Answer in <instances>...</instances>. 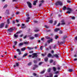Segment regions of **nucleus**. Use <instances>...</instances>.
Returning <instances> with one entry per match:
<instances>
[{"label": "nucleus", "mask_w": 77, "mask_h": 77, "mask_svg": "<svg viewBox=\"0 0 77 77\" xmlns=\"http://www.w3.org/2000/svg\"><path fill=\"white\" fill-rule=\"evenodd\" d=\"M55 5H56V6L59 5L61 6L63 5V3H62V2L58 1L55 3Z\"/></svg>", "instance_id": "obj_1"}, {"label": "nucleus", "mask_w": 77, "mask_h": 77, "mask_svg": "<svg viewBox=\"0 0 77 77\" xmlns=\"http://www.w3.org/2000/svg\"><path fill=\"white\" fill-rule=\"evenodd\" d=\"M67 9L68 11L66 12V13H67L68 14H70L72 11H73V10L69 8H67Z\"/></svg>", "instance_id": "obj_2"}, {"label": "nucleus", "mask_w": 77, "mask_h": 77, "mask_svg": "<svg viewBox=\"0 0 77 77\" xmlns=\"http://www.w3.org/2000/svg\"><path fill=\"white\" fill-rule=\"evenodd\" d=\"M27 3L28 5V6L29 8H32V4L30 2H27Z\"/></svg>", "instance_id": "obj_3"}, {"label": "nucleus", "mask_w": 77, "mask_h": 77, "mask_svg": "<svg viewBox=\"0 0 77 77\" xmlns=\"http://www.w3.org/2000/svg\"><path fill=\"white\" fill-rule=\"evenodd\" d=\"M17 51V52H18V54L19 55H20L21 54V51L20 50V49H17L16 50Z\"/></svg>", "instance_id": "obj_4"}, {"label": "nucleus", "mask_w": 77, "mask_h": 77, "mask_svg": "<svg viewBox=\"0 0 77 77\" xmlns=\"http://www.w3.org/2000/svg\"><path fill=\"white\" fill-rule=\"evenodd\" d=\"M5 26V23H2L0 25V28L1 29H2V28H3V27H4V26Z\"/></svg>", "instance_id": "obj_5"}, {"label": "nucleus", "mask_w": 77, "mask_h": 77, "mask_svg": "<svg viewBox=\"0 0 77 77\" xmlns=\"http://www.w3.org/2000/svg\"><path fill=\"white\" fill-rule=\"evenodd\" d=\"M13 30H14V29L12 28H10V29H8V31L9 32H12Z\"/></svg>", "instance_id": "obj_6"}, {"label": "nucleus", "mask_w": 77, "mask_h": 77, "mask_svg": "<svg viewBox=\"0 0 77 77\" xmlns=\"http://www.w3.org/2000/svg\"><path fill=\"white\" fill-rule=\"evenodd\" d=\"M65 42H66L65 41V40H63V42H58V43H59V44H60V45H62V44H64Z\"/></svg>", "instance_id": "obj_7"}, {"label": "nucleus", "mask_w": 77, "mask_h": 77, "mask_svg": "<svg viewBox=\"0 0 77 77\" xmlns=\"http://www.w3.org/2000/svg\"><path fill=\"white\" fill-rule=\"evenodd\" d=\"M61 23H61V25H64L65 24V20H62L61 21Z\"/></svg>", "instance_id": "obj_8"}, {"label": "nucleus", "mask_w": 77, "mask_h": 77, "mask_svg": "<svg viewBox=\"0 0 77 77\" xmlns=\"http://www.w3.org/2000/svg\"><path fill=\"white\" fill-rule=\"evenodd\" d=\"M38 2V0H36V1H34V3H33V5L34 6H36V3Z\"/></svg>", "instance_id": "obj_9"}, {"label": "nucleus", "mask_w": 77, "mask_h": 77, "mask_svg": "<svg viewBox=\"0 0 77 77\" xmlns=\"http://www.w3.org/2000/svg\"><path fill=\"white\" fill-rule=\"evenodd\" d=\"M19 66V64L17 63H16V65H14L13 66L14 68H15V67H16V66L18 67Z\"/></svg>", "instance_id": "obj_10"}, {"label": "nucleus", "mask_w": 77, "mask_h": 77, "mask_svg": "<svg viewBox=\"0 0 77 77\" xmlns=\"http://www.w3.org/2000/svg\"><path fill=\"white\" fill-rule=\"evenodd\" d=\"M73 71H74V69H70L68 70L67 71L68 72H72Z\"/></svg>", "instance_id": "obj_11"}, {"label": "nucleus", "mask_w": 77, "mask_h": 77, "mask_svg": "<svg viewBox=\"0 0 77 77\" xmlns=\"http://www.w3.org/2000/svg\"><path fill=\"white\" fill-rule=\"evenodd\" d=\"M32 55L35 56V57H38V55H37V53H34L32 54Z\"/></svg>", "instance_id": "obj_12"}, {"label": "nucleus", "mask_w": 77, "mask_h": 77, "mask_svg": "<svg viewBox=\"0 0 77 77\" xmlns=\"http://www.w3.org/2000/svg\"><path fill=\"white\" fill-rule=\"evenodd\" d=\"M27 48L28 49H29V50H33V49H34V48H31L29 47H27Z\"/></svg>", "instance_id": "obj_13"}, {"label": "nucleus", "mask_w": 77, "mask_h": 77, "mask_svg": "<svg viewBox=\"0 0 77 77\" xmlns=\"http://www.w3.org/2000/svg\"><path fill=\"white\" fill-rule=\"evenodd\" d=\"M60 30V29L59 28H56L55 29L54 31L55 32H57V31Z\"/></svg>", "instance_id": "obj_14"}, {"label": "nucleus", "mask_w": 77, "mask_h": 77, "mask_svg": "<svg viewBox=\"0 0 77 77\" xmlns=\"http://www.w3.org/2000/svg\"><path fill=\"white\" fill-rule=\"evenodd\" d=\"M7 23L8 24H9L10 23V20H9V19H7Z\"/></svg>", "instance_id": "obj_15"}, {"label": "nucleus", "mask_w": 77, "mask_h": 77, "mask_svg": "<svg viewBox=\"0 0 77 77\" xmlns=\"http://www.w3.org/2000/svg\"><path fill=\"white\" fill-rule=\"evenodd\" d=\"M66 9V7L65 6H64L63 8V11H65Z\"/></svg>", "instance_id": "obj_16"}, {"label": "nucleus", "mask_w": 77, "mask_h": 77, "mask_svg": "<svg viewBox=\"0 0 77 77\" xmlns=\"http://www.w3.org/2000/svg\"><path fill=\"white\" fill-rule=\"evenodd\" d=\"M23 44L22 43H20L19 44L18 46L19 47H20V46H22V45H23Z\"/></svg>", "instance_id": "obj_17"}, {"label": "nucleus", "mask_w": 77, "mask_h": 77, "mask_svg": "<svg viewBox=\"0 0 77 77\" xmlns=\"http://www.w3.org/2000/svg\"><path fill=\"white\" fill-rule=\"evenodd\" d=\"M49 76L50 77H52L53 76V73H49Z\"/></svg>", "instance_id": "obj_18"}, {"label": "nucleus", "mask_w": 77, "mask_h": 77, "mask_svg": "<svg viewBox=\"0 0 77 77\" xmlns=\"http://www.w3.org/2000/svg\"><path fill=\"white\" fill-rule=\"evenodd\" d=\"M68 36L66 35H64L63 37V39H66Z\"/></svg>", "instance_id": "obj_19"}, {"label": "nucleus", "mask_w": 77, "mask_h": 77, "mask_svg": "<svg viewBox=\"0 0 77 77\" xmlns=\"http://www.w3.org/2000/svg\"><path fill=\"white\" fill-rule=\"evenodd\" d=\"M25 50H26V48H25L21 49V51H25Z\"/></svg>", "instance_id": "obj_20"}, {"label": "nucleus", "mask_w": 77, "mask_h": 77, "mask_svg": "<svg viewBox=\"0 0 77 77\" xmlns=\"http://www.w3.org/2000/svg\"><path fill=\"white\" fill-rule=\"evenodd\" d=\"M32 62H29V63L28 64V66H30V65H32Z\"/></svg>", "instance_id": "obj_21"}, {"label": "nucleus", "mask_w": 77, "mask_h": 77, "mask_svg": "<svg viewBox=\"0 0 77 77\" xmlns=\"http://www.w3.org/2000/svg\"><path fill=\"white\" fill-rule=\"evenodd\" d=\"M54 56L55 57H56V58H58L59 57V56H58V55L57 54H54Z\"/></svg>", "instance_id": "obj_22"}, {"label": "nucleus", "mask_w": 77, "mask_h": 77, "mask_svg": "<svg viewBox=\"0 0 77 77\" xmlns=\"http://www.w3.org/2000/svg\"><path fill=\"white\" fill-rule=\"evenodd\" d=\"M27 53L25 54L23 56V57H26L28 55Z\"/></svg>", "instance_id": "obj_23"}, {"label": "nucleus", "mask_w": 77, "mask_h": 77, "mask_svg": "<svg viewBox=\"0 0 77 77\" xmlns=\"http://www.w3.org/2000/svg\"><path fill=\"white\" fill-rule=\"evenodd\" d=\"M53 70L54 71H56V68L55 67H53Z\"/></svg>", "instance_id": "obj_24"}, {"label": "nucleus", "mask_w": 77, "mask_h": 77, "mask_svg": "<svg viewBox=\"0 0 77 77\" xmlns=\"http://www.w3.org/2000/svg\"><path fill=\"white\" fill-rule=\"evenodd\" d=\"M51 68H49L48 70V72H50L51 71Z\"/></svg>", "instance_id": "obj_25"}, {"label": "nucleus", "mask_w": 77, "mask_h": 77, "mask_svg": "<svg viewBox=\"0 0 77 77\" xmlns=\"http://www.w3.org/2000/svg\"><path fill=\"white\" fill-rule=\"evenodd\" d=\"M34 38H34V37H30L29 38V39H31V40H32L33 39H34Z\"/></svg>", "instance_id": "obj_26"}, {"label": "nucleus", "mask_w": 77, "mask_h": 77, "mask_svg": "<svg viewBox=\"0 0 77 77\" xmlns=\"http://www.w3.org/2000/svg\"><path fill=\"white\" fill-rule=\"evenodd\" d=\"M61 68V67L60 66L57 67V69H58V70H60V69Z\"/></svg>", "instance_id": "obj_27"}, {"label": "nucleus", "mask_w": 77, "mask_h": 77, "mask_svg": "<svg viewBox=\"0 0 77 77\" xmlns=\"http://www.w3.org/2000/svg\"><path fill=\"white\" fill-rule=\"evenodd\" d=\"M45 72V70H43L42 71L40 72V74H44Z\"/></svg>", "instance_id": "obj_28"}, {"label": "nucleus", "mask_w": 77, "mask_h": 77, "mask_svg": "<svg viewBox=\"0 0 77 77\" xmlns=\"http://www.w3.org/2000/svg\"><path fill=\"white\" fill-rule=\"evenodd\" d=\"M8 6V5L6 4L4 6V8H6Z\"/></svg>", "instance_id": "obj_29"}, {"label": "nucleus", "mask_w": 77, "mask_h": 77, "mask_svg": "<svg viewBox=\"0 0 77 77\" xmlns=\"http://www.w3.org/2000/svg\"><path fill=\"white\" fill-rule=\"evenodd\" d=\"M6 13H7V14L8 15H9V10H6Z\"/></svg>", "instance_id": "obj_30"}, {"label": "nucleus", "mask_w": 77, "mask_h": 77, "mask_svg": "<svg viewBox=\"0 0 77 77\" xmlns=\"http://www.w3.org/2000/svg\"><path fill=\"white\" fill-rule=\"evenodd\" d=\"M33 62L34 63H37L38 61L36 60H34Z\"/></svg>", "instance_id": "obj_31"}, {"label": "nucleus", "mask_w": 77, "mask_h": 77, "mask_svg": "<svg viewBox=\"0 0 77 77\" xmlns=\"http://www.w3.org/2000/svg\"><path fill=\"white\" fill-rule=\"evenodd\" d=\"M48 57H51V54H49L48 55Z\"/></svg>", "instance_id": "obj_32"}, {"label": "nucleus", "mask_w": 77, "mask_h": 77, "mask_svg": "<svg viewBox=\"0 0 77 77\" xmlns=\"http://www.w3.org/2000/svg\"><path fill=\"white\" fill-rule=\"evenodd\" d=\"M71 19H72V20H75V17L74 16L72 17Z\"/></svg>", "instance_id": "obj_33"}, {"label": "nucleus", "mask_w": 77, "mask_h": 77, "mask_svg": "<svg viewBox=\"0 0 77 77\" xmlns=\"http://www.w3.org/2000/svg\"><path fill=\"white\" fill-rule=\"evenodd\" d=\"M53 62V60H51L50 61V63H51Z\"/></svg>", "instance_id": "obj_34"}, {"label": "nucleus", "mask_w": 77, "mask_h": 77, "mask_svg": "<svg viewBox=\"0 0 77 77\" xmlns=\"http://www.w3.org/2000/svg\"><path fill=\"white\" fill-rule=\"evenodd\" d=\"M45 62H47V60H48V58H45Z\"/></svg>", "instance_id": "obj_35"}, {"label": "nucleus", "mask_w": 77, "mask_h": 77, "mask_svg": "<svg viewBox=\"0 0 77 77\" xmlns=\"http://www.w3.org/2000/svg\"><path fill=\"white\" fill-rule=\"evenodd\" d=\"M14 37H15V38H18V36L17 35H16V34H15L14 35Z\"/></svg>", "instance_id": "obj_36"}, {"label": "nucleus", "mask_w": 77, "mask_h": 77, "mask_svg": "<svg viewBox=\"0 0 77 77\" xmlns=\"http://www.w3.org/2000/svg\"><path fill=\"white\" fill-rule=\"evenodd\" d=\"M56 45H57L56 44H55V45H54V46L53 47V48H54V49H55L56 48Z\"/></svg>", "instance_id": "obj_37"}, {"label": "nucleus", "mask_w": 77, "mask_h": 77, "mask_svg": "<svg viewBox=\"0 0 77 77\" xmlns=\"http://www.w3.org/2000/svg\"><path fill=\"white\" fill-rule=\"evenodd\" d=\"M53 20H49V23H51V24H52L53 23Z\"/></svg>", "instance_id": "obj_38"}, {"label": "nucleus", "mask_w": 77, "mask_h": 77, "mask_svg": "<svg viewBox=\"0 0 77 77\" xmlns=\"http://www.w3.org/2000/svg\"><path fill=\"white\" fill-rule=\"evenodd\" d=\"M46 38L48 39H50V37L48 36H47L46 37Z\"/></svg>", "instance_id": "obj_39"}, {"label": "nucleus", "mask_w": 77, "mask_h": 77, "mask_svg": "<svg viewBox=\"0 0 77 77\" xmlns=\"http://www.w3.org/2000/svg\"><path fill=\"white\" fill-rule=\"evenodd\" d=\"M43 63V62H41L39 63V65H42Z\"/></svg>", "instance_id": "obj_40"}, {"label": "nucleus", "mask_w": 77, "mask_h": 77, "mask_svg": "<svg viewBox=\"0 0 77 77\" xmlns=\"http://www.w3.org/2000/svg\"><path fill=\"white\" fill-rule=\"evenodd\" d=\"M60 26V23H59L57 25V27H59Z\"/></svg>", "instance_id": "obj_41"}, {"label": "nucleus", "mask_w": 77, "mask_h": 77, "mask_svg": "<svg viewBox=\"0 0 77 77\" xmlns=\"http://www.w3.org/2000/svg\"><path fill=\"white\" fill-rule=\"evenodd\" d=\"M48 48L49 50H51V46H49L48 47Z\"/></svg>", "instance_id": "obj_42"}, {"label": "nucleus", "mask_w": 77, "mask_h": 77, "mask_svg": "<svg viewBox=\"0 0 77 77\" xmlns=\"http://www.w3.org/2000/svg\"><path fill=\"white\" fill-rule=\"evenodd\" d=\"M56 24H57V21H56V20H55L54 21V25H56Z\"/></svg>", "instance_id": "obj_43"}, {"label": "nucleus", "mask_w": 77, "mask_h": 77, "mask_svg": "<svg viewBox=\"0 0 77 77\" xmlns=\"http://www.w3.org/2000/svg\"><path fill=\"white\" fill-rule=\"evenodd\" d=\"M14 43L15 45H17V42L15 41L14 42Z\"/></svg>", "instance_id": "obj_44"}, {"label": "nucleus", "mask_w": 77, "mask_h": 77, "mask_svg": "<svg viewBox=\"0 0 77 77\" xmlns=\"http://www.w3.org/2000/svg\"><path fill=\"white\" fill-rule=\"evenodd\" d=\"M67 2L68 3H71V1L67 0Z\"/></svg>", "instance_id": "obj_45"}, {"label": "nucleus", "mask_w": 77, "mask_h": 77, "mask_svg": "<svg viewBox=\"0 0 77 77\" xmlns=\"http://www.w3.org/2000/svg\"><path fill=\"white\" fill-rule=\"evenodd\" d=\"M42 47H43V46H41L40 47V49L41 50H42Z\"/></svg>", "instance_id": "obj_46"}, {"label": "nucleus", "mask_w": 77, "mask_h": 77, "mask_svg": "<svg viewBox=\"0 0 77 77\" xmlns=\"http://www.w3.org/2000/svg\"><path fill=\"white\" fill-rule=\"evenodd\" d=\"M24 44H25V45H27V44H28V43L27 42H24Z\"/></svg>", "instance_id": "obj_47"}, {"label": "nucleus", "mask_w": 77, "mask_h": 77, "mask_svg": "<svg viewBox=\"0 0 77 77\" xmlns=\"http://www.w3.org/2000/svg\"><path fill=\"white\" fill-rule=\"evenodd\" d=\"M21 31H18L17 32V34H18V33H21Z\"/></svg>", "instance_id": "obj_48"}, {"label": "nucleus", "mask_w": 77, "mask_h": 77, "mask_svg": "<svg viewBox=\"0 0 77 77\" xmlns=\"http://www.w3.org/2000/svg\"><path fill=\"white\" fill-rule=\"evenodd\" d=\"M35 36L36 38H37L38 37V35L35 34Z\"/></svg>", "instance_id": "obj_49"}, {"label": "nucleus", "mask_w": 77, "mask_h": 77, "mask_svg": "<svg viewBox=\"0 0 77 77\" xmlns=\"http://www.w3.org/2000/svg\"><path fill=\"white\" fill-rule=\"evenodd\" d=\"M63 33V32L62 31H60L59 32V33L60 34H62Z\"/></svg>", "instance_id": "obj_50"}, {"label": "nucleus", "mask_w": 77, "mask_h": 77, "mask_svg": "<svg viewBox=\"0 0 77 77\" xmlns=\"http://www.w3.org/2000/svg\"><path fill=\"white\" fill-rule=\"evenodd\" d=\"M42 3H41L39 5V7H41V6H42Z\"/></svg>", "instance_id": "obj_51"}, {"label": "nucleus", "mask_w": 77, "mask_h": 77, "mask_svg": "<svg viewBox=\"0 0 77 77\" xmlns=\"http://www.w3.org/2000/svg\"><path fill=\"white\" fill-rule=\"evenodd\" d=\"M33 53V51H30L29 52V53L30 54L31 53Z\"/></svg>", "instance_id": "obj_52"}, {"label": "nucleus", "mask_w": 77, "mask_h": 77, "mask_svg": "<svg viewBox=\"0 0 77 77\" xmlns=\"http://www.w3.org/2000/svg\"><path fill=\"white\" fill-rule=\"evenodd\" d=\"M59 38V36L57 35H56L55 37V38L56 39H57V38Z\"/></svg>", "instance_id": "obj_53"}, {"label": "nucleus", "mask_w": 77, "mask_h": 77, "mask_svg": "<svg viewBox=\"0 0 77 77\" xmlns=\"http://www.w3.org/2000/svg\"><path fill=\"white\" fill-rule=\"evenodd\" d=\"M59 73V71H57L56 72H55L54 74H58Z\"/></svg>", "instance_id": "obj_54"}, {"label": "nucleus", "mask_w": 77, "mask_h": 77, "mask_svg": "<svg viewBox=\"0 0 77 77\" xmlns=\"http://www.w3.org/2000/svg\"><path fill=\"white\" fill-rule=\"evenodd\" d=\"M54 54L52 56L51 55V57L52 58H54Z\"/></svg>", "instance_id": "obj_55"}, {"label": "nucleus", "mask_w": 77, "mask_h": 77, "mask_svg": "<svg viewBox=\"0 0 77 77\" xmlns=\"http://www.w3.org/2000/svg\"><path fill=\"white\" fill-rule=\"evenodd\" d=\"M39 30L38 29H36V30H35V32H39Z\"/></svg>", "instance_id": "obj_56"}, {"label": "nucleus", "mask_w": 77, "mask_h": 77, "mask_svg": "<svg viewBox=\"0 0 77 77\" xmlns=\"http://www.w3.org/2000/svg\"><path fill=\"white\" fill-rule=\"evenodd\" d=\"M45 27L46 28H47V29L48 28V26L47 25H45Z\"/></svg>", "instance_id": "obj_57"}, {"label": "nucleus", "mask_w": 77, "mask_h": 77, "mask_svg": "<svg viewBox=\"0 0 77 77\" xmlns=\"http://www.w3.org/2000/svg\"><path fill=\"white\" fill-rule=\"evenodd\" d=\"M16 14L17 15L18 14H20V12H17L16 13Z\"/></svg>", "instance_id": "obj_58"}, {"label": "nucleus", "mask_w": 77, "mask_h": 77, "mask_svg": "<svg viewBox=\"0 0 77 77\" xmlns=\"http://www.w3.org/2000/svg\"><path fill=\"white\" fill-rule=\"evenodd\" d=\"M47 42L48 43H50V40H49L47 41Z\"/></svg>", "instance_id": "obj_59"}, {"label": "nucleus", "mask_w": 77, "mask_h": 77, "mask_svg": "<svg viewBox=\"0 0 77 77\" xmlns=\"http://www.w3.org/2000/svg\"><path fill=\"white\" fill-rule=\"evenodd\" d=\"M5 28H8V24H5Z\"/></svg>", "instance_id": "obj_60"}, {"label": "nucleus", "mask_w": 77, "mask_h": 77, "mask_svg": "<svg viewBox=\"0 0 77 77\" xmlns=\"http://www.w3.org/2000/svg\"><path fill=\"white\" fill-rule=\"evenodd\" d=\"M34 66H35V67L36 68L38 67V65H36V64H35L34 65Z\"/></svg>", "instance_id": "obj_61"}, {"label": "nucleus", "mask_w": 77, "mask_h": 77, "mask_svg": "<svg viewBox=\"0 0 77 77\" xmlns=\"http://www.w3.org/2000/svg\"><path fill=\"white\" fill-rule=\"evenodd\" d=\"M33 75L34 76H36V74L35 73H33Z\"/></svg>", "instance_id": "obj_62"}, {"label": "nucleus", "mask_w": 77, "mask_h": 77, "mask_svg": "<svg viewBox=\"0 0 77 77\" xmlns=\"http://www.w3.org/2000/svg\"><path fill=\"white\" fill-rule=\"evenodd\" d=\"M77 60V58H75L74 59V61H76Z\"/></svg>", "instance_id": "obj_63"}, {"label": "nucleus", "mask_w": 77, "mask_h": 77, "mask_svg": "<svg viewBox=\"0 0 77 77\" xmlns=\"http://www.w3.org/2000/svg\"><path fill=\"white\" fill-rule=\"evenodd\" d=\"M54 77H58V75H56L54 76Z\"/></svg>", "instance_id": "obj_64"}]
</instances>
